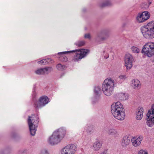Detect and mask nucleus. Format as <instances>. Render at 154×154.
Masks as SVG:
<instances>
[{
    "label": "nucleus",
    "instance_id": "1",
    "mask_svg": "<svg viewBox=\"0 0 154 154\" xmlns=\"http://www.w3.org/2000/svg\"><path fill=\"white\" fill-rule=\"evenodd\" d=\"M111 112L116 119L123 120L125 118V113L123 104L119 101L113 103L111 106Z\"/></svg>",
    "mask_w": 154,
    "mask_h": 154
},
{
    "label": "nucleus",
    "instance_id": "2",
    "mask_svg": "<svg viewBox=\"0 0 154 154\" xmlns=\"http://www.w3.org/2000/svg\"><path fill=\"white\" fill-rule=\"evenodd\" d=\"M141 32L143 37L148 39L154 38V21L148 23L141 27Z\"/></svg>",
    "mask_w": 154,
    "mask_h": 154
},
{
    "label": "nucleus",
    "instance_id": "3",
    "mask_svg": "<svg viewBox=\"0 0 154 154\" xmlns=\"http://www.w3.org/2000/svg\"><path fill=\"white\" fill-rule=\"evenodd\" d=\"M115 83L114 80L110 77L105 80L103 82L102 88L105 95L109 96L112 94Z\"/></svg>",
    "mask_w": 154,
    "mask_h": 154
},
{
    "label": "nucleus",
    "instance_id": "4",
    "mask_svg": "<svg viewBox=\"0 0 154 154\" xmlns=\"http://www.w3.org/2000/svg\"><path fill=\"white\" fill-rule=\"evenodd\" d=\"M27 122L31 135L34 136L35 134L39 122V118L38 116L32 115L28 117Z\"/></svg>",
    "mask_w": 154,
    "mask_h": 154
},
{
    "label": "nucleus",
    "instance_id": "5",
    "mask_svg": "<svg viewBox=\"0 0 154 154\" xmlns=\"http://www.w3.org/2000/svg\"><path fill=\"white\" fill-rule=\"evenodd\" d=\"M141 52L148 57H152L154 55V42H150L146 43L143 46Z\"/></svg>",
    "mask_w": 154,
    "mask_h": 154
},
{
    "label": "nucleus",
    "instance_id": "6",
    "mask_svg": "<svg viewBox=\"0 0 154 154\" xmlns=\"http://www.w3.org/2000/svg\"><path fill=\"white\" fill-rule=\"evenodd\" d=\"M146 116L147 117L146 122V125L149 127H153L154 125V103L148 111Z\"/></svg>",
    "mask_w": 154,
    "mask_h": 154
},
{
    "label": "nucleus",
    "instance_id": "7",
    "mask_svg": "<svg viewBox=\"0 0 154 154\" xmlns=\"http://www.w3.org/2000/svg\"><path fill=\"white\" fill-rule=\"evenodd\" d=\"M89 50L86 49H81L73 50L71 51H65L59 52L58 54L63 55L68 53L75 52L77 57L78 58H84L89 53Z\"/></svg>",
    "mask_w": 154,
    "mask_h": 154
},
{
    "label": "nucleus",
    "instance_id": "8",
    "mask_svg": "<svg viewBox=\"0 0 154 154\" xmlns=\"http://www.w3.org/2000/svg\"><path fill=\"white\" fill-rule=\"evenodd\" d=\"M76 149V146L75 144H70L66 145L61 150L60 154H74Z\"/></svg>",
    "mask_w": 154,
    "mask_h": 154
},
{
    "label": "nucleus",
    "instance_id": "9",
    "mask_svg": "<svg viewBox=\"0 0 154 154\" xmlns=\"http://www.w3.org/2000/svg\"><path fill=\"white\" fill-rule=\"evenodd\" d=\"M48 98L46 96H44L40 97L38 100L35 102L34 107L36 109L45 106L49 102Z\"/></svg>",
    "mask_w": 154,
    "mask_h": 154
},
{
    "label": "nucleus",
    "instance_id": "10",
    "mask_svg": "<svg viewBox=\"0 0 154 154\" xmlns=\"http://www.w3.org/2000/svg\"><path fill=\"white\" fill-rule=\"evenodd\" d=\"M53 70V69L51 67L40 68L37 69L35 71V73L38 75H47L51 73Z\"/></svg>",
    "mask_w": 154,
    "mask_h": 154
},
{
    "label": "nucleus",
    "instance_id": "11",
    "mask_svg": "<svg viewBox=\"0 0 154 154\" xmlns=\"http://www.w3.org/2000/svg\"><path fill=\"white\" fill-rule=\"evenodd\" d=\"M57 135L56 132H54L48 138V143L51 145H53L59 143L61 140Z\"/></svg>",
    "mask_w": 154,
    "mask_h": 154
},
{
    "label": "nucleus",
    "instance_id": "12",
    "mask_svg": "<svg viewBox=\"0 0 154 154\" xmlns=\"http://www.w3.org/2000/svg\"><path fill=\"white\" fill-rule=\"evenodd\" d=\"M143 139V137L142 136H140L137 137H133L131 140L132 145L135 147L140 146Z\"/></svg>",
    "mask_w": 154,
    "mask_h": 154
},
{
    "label": "nucleus",
    "instance_id": "13",
    "mask_svg": "<svg viewBox=\"0 0 154 154\" xmlns=\"http://www.w3.org/2000/svg\"><path fill=\"white\" fill-rule=\"evenodd\" d=\"M143 109L142 107H139L137 109L136 114V118L137 120H140L142 119L143 117Z\"/></svg>",
    "mask_w": 154,
    "mask_h": 154
},
{
    "label": "nucleus",
    "instance_id": "14",
    "mask_svg": "<svg viewBox=\"0 0 154 154\" xmlns=\"http://www.w3.org/2000/svg\"><path fill=\"white\" fill-rule=\"evenodd\" d=\"M54 132L57 134V136L61 140L64 137L66 134V130L64 128H60Z\"/></svg>",
    "mask_w": 154,
    "mask_h": 154
},
{
    "label": "nucleus",
    "instance_id": "15",
    "mask_svg": "<svg viewBox=\"0 0 154 154\" xmlns=\"http://www.w3.org/2000/svg\"><path fill=\"white\" fill-rule=\"evenodd\" d=\"M134 58H125V65L127 69H131L132 66V63L134 62Z\"/></svg>",
    "mask_w": 154,
    "mask_h": 154
},
{
    "label": "nucleus",
    "instance_id": "16",
    "mask_svg": "<svg viewBox=\"0 0 154 154\" xmlns=\"http://www.w3.org/2000/svg\"><path fill=\"white\" fill-rule=\"evenodd\" d=\"M131 87L135 89H138L140 87V82L137 79L132 80L131 82Z\"/></svg>",
    "mask_w": 154,
    "mask_h": 154
},
{
    "label": "nucleus",
    "instance_id": "17",
    "mask_svg": "<svg viewBox=\"0 0 154 154\" xmlns=\"http://www.w3.org/2000/svg\"><path fill=\"white\" fill-rule=\"evenodd\" d=\"M130 143V139L129 137L125 136L123 138L121 143V145L124 147H126L128 146Z\"/></svg>",
    "mask_w": 154,
    "mask_h": 154
},
{
    "label": "nucleus",
    "instance_id": "18",
    "mask_svg": "<svg viewBox=\"0 0 154 154\" xmlns=\"http://www.w3.org/2000/svg\"><path fill=\"white\" fill-rule=\"evenodd\" d=\"M117 97L121 100H127L128 98V96L127 94L122 92L118 93L117 94Z\"/></svg>",
    "mask_w": 154,
    "mask_h": 154
},
{
    "label": "nucleus",
    "instance_id": "19",
    "mask_svg": "<svg viewBox=\"0 0 154 154\" xmlns=\"http://www.w3.org/2000/svg\"><path fill=\"white\" fill-rule=\"evenodd\" d=\"M102 144L100 141L95 142L93 144V149L95 151H98L101 148Z\"/></svg>",
    "mask_w": 154,
    "mask_h": 154
},
{
    "label": "nucleus",
    "instance_id": "20",
    "mask_svg": "<svg viewBox=\"0 0 154 154\" xmlns=\"http://www.w3.org/2000/svg\"><path fill=\"white\" fill-rule=\"evenodd\" d=\"M108 133L109 135L113 136L114 137H117L119 135L118 131L116 129L113 128L109 129Z\"/></svg>",
    "mask_w": 154,
    "mask_h": 154
},
{
    "label": "nucleus",
    "instance_id": "21",
    "mask_svg": "<svg viewBox=\"0 0 154 154\" xmlns=\"http://www.w3.org/2000/svg\"><path fill=\"white\" fill-rule=\"evenodd\" d=\"M137 21L139 23H142L145 21L142 14L140 13H139L136 17Z\"/></svg>",
    "mask_w": 154,
    "mask_h": 154
},
{
    "label": "nucleus",
    "instance_id": "22",
    "mask_svg": "<svg viewBox=\"0 0 154 154\" xmlns=\"http://www.w3.org/2000/svg\"><path fill=\"white\" fill-rule=\"evenodd\" d=\"M141 14L145 21H146L149 19L150 17V13L147 11H144Z\"/></svg>",
    "mask_w": 154,
    "mask_h": 154
},
{
    "label": "nucleus",
    "instance_id": "23",
    "mask_svg": "<svg viewBox=\"0 0 154 154\" xmlns=\"http://www.w3.org/2000/svg\"><path fill=\"white\" fill-rule=\"evenodd\" d=\"M56 68L57 69L60 71H62L66 68L65 66L63 65L60 63H58L56 66Z\"/></svg>",
    "mask_w": 154,
    "mask_h": 154
},
{
    "label": "nucleus",
    "instance_id": "24",
    "mask_svg": "<svg viewBox=\"0 0 154 154\" xmlns=\"http://www.w3.org/2000/svg\"><path fill=\"white\" fill-rule=\"evenodd\" d=\"M102 34L104 37H103L102 39L103 40H105L110 35V31L109 30H106L102 32Z\"/></svg>",
    "mask_w": 154,
    "mask_h": 154
},
{
    "label": "nucleus",
    "instance_id": "25",
    "mask_svg": "<svg viewBox=\"0 0 154 154\" xmlns=\"http://www.w3.org/2000/svg\"><path fill=\"white\" fill-rule=\"evenodd\" d=\"M131 51L134 53L138 54L140 52V50L138 48L133 46L131 47Z\"/></svg>",
    "mask_w": 154,
    "mask_h": 154
},
{
    "label": "nucleus",
    "instance_id": "26",
    "mask_svg": "<svg viewBox=\"0 0 154 154\" xmlns=\"http://www.w3.org/2000/svg\"><path fill=\"white\" fill-rule=\"evenodd\" d=\"M85 43V42L84 41H79L77 42L75 44L79 47H81L84 46Z\"/></svg>",
    "mask_w": 154,
    "mask_h": 154
},
{
    "label": "nucleus",
    "instance_id": "27",
    "mask_svg": "<svg viewBox=\"0 0 154 154\" xmlns=\"http://www.w3.org/2000/svg\"><path fill=\"white\" fill-rule=\"evenodd\" d=\"M101 89L100 87L96 86L94 88V93L96 94H98L100 92Z\"/></svg>",
    "mask_w": 154,
    "mask_h": 154
},
{
    "label": "nucleus",
    "instance_id": "28",
    "mask_svg": "<svg viewBox=\"0 0 154 154\" xmlns=\"http://www.w3.org/2000/svg\"><path fill=\"white\" fill-rule=\"evenodd\" d=\"M111 5V3L110 1H107L105 3L102 4L100 5L101 7H104L106 6H110Z\"/></svg>",
    "mask_w": 154,
    "mask_h": 154
},
{
    "label": "nucleus",
    "instance_id": "29",
    "mask_svg": "<svg viewBox=\"0 0 154 154\" xmlns=\"http://www.w3.org/2000/svg\"><path fill=\"white\" fill-rule=\"evenodd\" d=\"M119 78L120 80L124 81L127 78V77L126 75H121L119 76Z\"/></svg>",
    "mask_w": 154,
    "mask_h": 154
},
{
    "label": "nucleus",
    "instance_id": "30",
    "mask_svg": "<svg viewBox=\"0 0 154 154\" xmlns=\"http://www.w3.org/2000/svg\"><path fill=\"white\" fill-rule=\"evenodd\" d=\"M138 154H148V152L146 150L141 149L138 151Z\"/></svg>",
    "mask_w": 154,
    "mask_h": 154
},
{
    "label": "nucleus",
    "instance_id": "31",
    "mask_svg": "<svg viewBox=\"0 0 154 154\" xmlns=\"http://www.w3.org/2000/svg\"><path fill=\"white\" fill-rule=\"evenodd\" d=\"M50 58H45L42 60V61L43 62V64L46 65L48 64L50 61Z\"/></svg>",
    "mask_w": 154,
    "mask_h": 154
},
{
    "label": "nucleus",
    "instance_id": "32",
    "mask_svg": "<svg viewBox=\"0 0 154 154\" xmlns=\"http://www.w3.org/2000/svg\"><path fill=\"white\" fill-rule=\"evenodd\" d=\"M40 154H49L48 152L46 149H44L42 150L40 153Z\"/></svg>",
    "mask_w": 154,
    "mask_h": 154
},
{
    "label": "nucleus",
    "instance_id": "33",
    "mask_svg": "<svg viewBox=\"0 0 154 154\" xmlns=\"http://www.w3.org/2000/svg\"><path fill=\"white\" fill-rule=\"evenodd\" d=\"M132 57L131 55L129 53H126L125 54V58H131Z\"/></svg>",
    "mask_w": 154,
    "mask_h": 154
},
{
    "label": "nucleus",
    "instance_id": "34",
    "mask_svg": "<svg viewBox=\"0 0 154 154\" xmlns=\"http://www.w3.org/2000/svg\"><path fill=\"white\" fill-rule=\"evenodd\" d=\"M84 37L85 38H88L89 39H90L91 38L90 34L89 33L85 34Z\"/></svg>",
    "mask_w": 154,
    "mask_h": 154
},
{
    "label": "nucleus",
    "instance_id": "35",
    "mask_svg": "<svg viewBox=\"0 0 154 154\" xmlns=\"http://www.w3.org/2000/svg\"><path fill=\"white\" fill-rule=\"evenodd\" d=\"M38 63L40 64H43V62L42 61V60H41L40 61H39L38 62Z\"/></svg>",
    "mask_w": 154,
    "mask_h": 154
},
{
    "label": "nucleus",
    "instance_id": "36",
    "mask_svg": "<svg viewBox=\"0 0 154 154\" xmlns=\"http://www.w3.org/2000/svg\"><path fill=\"white\" fill-rule=\"evenodd\" d=\"M151 2H148V3L147 4V8H148L149 7V6L151 4Z\"/></svg>",
    "mask_w": 154,
    "mask_h": 154
},
{
    "label": "nucleus",
    "instance_id": "37",
    "mask_svg": "<svg viewBox=\"0 0 154 154\" xmlns=\"http://www.w3.org/2000/svg\"><path fill=\"white\" fill-rule=\"evenodd\" d=\"M106 151H104L103 152H101V153L100 154H106Z\"/></svg>",
    "mask_w": 154,
    "mask_h": 154
},
{
    "label": "nucleus",
    "instance_id": "38",
    "mask_svg": "<svg viewBox=\"0 0 154 154\" xmlns=\"http://www.w3.org/2000/svg\"><path fill=\"white\" fill-rule=\"evenodd\" d=\"M109 57V56L107 55L106 56H104V58H108Z\"/></svg>",
    "mask_w": 154,
    "mask_h": 154
},
{
    "label": "nucleus",
    "instance_id": "39",
    "mask_svg": "<svg viewBox=\"0 0 154 154\" xmlns=\"http://www.w3.org/2000/svg\"><path fill=\"white\" fill-rule=\"evenodd\" d=\"M78 59H81L82 58H78Z\"/></svg>",
    "mask_w": 154,
    "mask_h": 154
}]
</instances>
